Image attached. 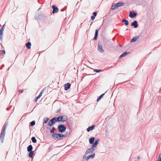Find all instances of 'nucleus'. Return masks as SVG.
Instances as JSON below:
<instances>
[{"instance_id": "f257e3e1", "label": "nucleus", "mask_w": 161, "mask_h": 161, "mask_svg": "<svg viewBox=\"0 0 161 161\" xmlns=\"http://www.w3.org/2000/svg\"><path fill=\"white\" fill-rule=\"evenodd\" d=\"M8 124V122L6 121L4 123L3 127L2 128V130L0 134V140L2 143H3V142L5 134V130Z\"/></svg>"}, {"instance_id": "f03ea898", "label": "nucleus", "mask_w": 161, "mask_h": 161, "mask_svg": "<svg viewBox=\"0 0 161 161\" xmlns=\"http://www.w3.org/2000/svg\"><path fill=\"white\" fill-rule=\"evenodd\" d=\"M52 137L54 139H56L57 138L66 137L67 136L66 135H64L63 134L55 133L52 135Z\"/></svg>"}, {"instance_id": "7ed1b4c3", "label": "nucleus", "mask_w": 161, "mask_h": 161, "mask_svg": "<svg viewBox=\"0 0 161 161\" xmlns=\"http://www.w3.org/2000/svg\"><path fill=\"white\" fill-rule=\"evenodd\" d=\"M58 129L60 132L63 133L65 131L66 127L64 125H60L58 126Z\"/></svg>"}, {"instance_id": "20e7f679", "label": "nucleus", "mask_w": 161, "mask_h": 161, "mask_svg": "<svg viewBox=\"0 0 161 161\" xmlns=\"http://www.w3.org/2000/svg\"><path fill=\"white\" fill-rule=\"evenodd\" d=\"M59 117L60 121L64 122L66 121L68 119L67 116L65 115L59 116Z\"/></svg>"}, {"instance_id": "39448f33", "label": "nucleus", "mask_w": 161, "mask_h": 161, "mask_svg": "<svg viewBox=\"0 0 161 161\" xmlns=\"http://www.w3.org/2000/svg\"><path fill=\"white\" fill-rule=\"evenodd\" d=\"M94 151V149L92 147L91 148L88 149L86 150V152H85L86 154H88L92 153Z\"/></svg>"}, {"instance_id": "423d86ee", "label": "nucleus", "mask_w": 161, "mask_h": 161, "mask_svg": "<svg viewBox=\"0 0 161 161\" xmlns=\"http://www.w3.org/2000/svg\"><path fill=\"white\" fill-rule=\"evenodd\" d=\"M137 15V13L135 11H131L130 12L129 16L131 18L135 17Z\"/></svg>"}, {"instance_id": "0eeeda50", "label": "nucleus", "mask_w": 161, "mask_h": 161, "mask_svg": "<svg viewBox=\"0 0 161 161\" xmlns=\"http://www.w3.org/2000/svg\"><path fill=\"white\" fill-rule=\"evenodd\" d=\"M52 8L53 9V10L52 11V13L53 14H54L55 13H57L58 11V8L53 5L52 7Z\"/></svg>"}, {"instance_id": "6e6552de", "label": "nucleus", "mask_w": 161, "mask_h": 161, "mask_svg": "<svg viewBox=\"0 0 161 161\" xmlns=\"http://www.w3.org/2000/svg\"><path fill=\"white\" fill-rule=\"evenodd\" d=\"M98 51L101 53H103L104 52V50L102 46L101 45L99 44L98 43Z\"/></svg>"}, {"instance_id": "1a4fd4ad", "label": "nucleus", "mask_w": 161, "mask_h": 161, "mask_svg": "<svg viewBox=\"0 0 161 161\" xmlns=\"http://www.w3.org/2000/svg\"><path fill=\"white\" fill-rule=\"evenodd\" d=\"M55 122V121L54 118H53L48 122V124L49 125L51 126Z\"/></svg>"}, {"instance_id": "9d476101", "label": "nucleus", "mask_w": 161, "mask_h": 161, "mask_svg": "<svg viewBox=\"0 0 161 161\" xmlns=\"http://www.w3.org/2000/svg\"><path fill=\"white\" fill-rule=\"evenodd\" d=\"M70 86L71 85L69 83L65 84L64 85V90L65 91H67L70 88Z\"/></svg>"}, {"instance_id": "9b49d317", "label": "nucleus", "mask_w": 161, "mask_h": 161, "mask_svg": "<svg viewBox=\"0 0 161 161\" xmlns=\"http://www.w3.org/2000/svg\"><path fill=\"white\" fill-rule=\"evenodd\" d=\"M99 142V139H97V140H96L95 142L93 143V145L92 146V147L95 148L98 143Z\"/></svg>"}, {"instance_id": "f8f14e48", "label": "nucleus", "mask_w": 161, "mask_h": 161, "mask_svg": "<svg viewBox=\"0 0 161 161\" xmlns=\"http://www.w3.org/2000/svg\"><path fill=\"white\" fill-rule=\"evenodd\" d=\"M131 25L132 26H133L135 28H136L138 26L137 22L136 21H134L131 23Z\"/></svg>"}, {"instance_id": "ddd939ff", "label": "nucleus", "mask_w": 161, "mask_h": 161, "mask_svg": "<svg viewBox=\"0 0 161 161\" xmlns=\"http://www.w3.org/2000/svg\"><path fill=\"white\" fill-rule=\"evenodd\" d=\"M95 156V153H94L91 155H88L86 158V161H88L90 158H93Z\"/></svg>"}, {"instance_id": "4468645a", "label": "nucleus", "mask_w": 161, "mask_h": 161, "mask_svg": "<svg viewBox=\"0 0 161 161\" xmlns=\"http://www.w3.org/2000/svg\"><path fill=\"white\" fill-rule=\"evenodd\" d=\"M95 127V125H92L91 126L89 127L87 129V132H89L90 131L93 130Z\"/></svg>"}, {"instance_id": "2eb2a0df", "label": "nucleus", "mask_w": 161, "mask_h": 161, "mask_svg": "<svg viewBox=\"0 0 161 161\" xmlns=\"http://www.w3.org/2000/svg\"><path fill=\"white\" fill-rule=\"evenodd\" d=\"M139 36H134L130 41V42H135L139 38Z\"/></svg>"}, {"instance_id": "dca6fc26", "label": "nucleus", "mask_w": 161, "mask_h": 161, "mask_svg": "<svg viewBox=\"0 0 161 161\" xmlns=\"http://www.w3.org/2000/svg\"><path fill=\"white\" fill-rule=\"evenodd\" d=\"M98 31L97 30H96L95 32V36L94 39L95 40H96L97 39V37L98 35Z\"/></svg>"}, {"instance_id": "f3484780", "label": "nucleus", "mask_w": 161, "mask_h": 161, "mask_svg": "<svg viewBox=\"0 0 161 161\" xmlns=\"http://www.w3.org/2000/svg\"><path fill=\"white\" fill-rule=\"evenodd\" d=\"M95 140V138L94 137H91L89 138V143L91 144H92L93 143Z\"/></svg>"}, {"instance_id": "a211bd4d", "label": "nucleus", "mask_w": 161, "mask_h": 161, "mask_svg": "<svg viewBox=\"0 0 161 161\" xmlns=\"http://www.w3.org/2000/svg\"><path fill=\"white\" fill-rule=\"evenodd\" d=\"M129 53L127 52H125L124 53H123L121 55H120L119 57V58H121L123 57H124L125 56V55H126L127 54H128Z\"/></svg>"}, {"instance_id": "6ab92c4d", "label": "nucleus", "mask_w": 161, "mask_h": 161, "mask_svg": "<svg viewBox=\"0 0 161 161\" xmlns=\"http://www.w3.org/2000/svg\"><path fill=\"white\" fill-rule=\"evenodd\" d=\"M124 3L123 2L118 3H115V4H116V5L117 6V8L122 6L124 5Z\"/></svg>"}, {"instance_id": "aec40b11", "label": "nucleus", "mask_w": 161, "mask_h": 161, "mask_svg": "<svg viewBox=\"0 0 161 161\" xmlns=\"http://www.w3.org/2000/svg\"><path fill=\"white\" fill-rule=\"evenodd\" d=\"M31 43L30 42H28L26 44V46L27 48L30 49L31 48Z\"/></svg>"}, {"instance_id": "412c9836", "label": "nucleus", "mask_w": 161, "mask_h": 161, "mask_svg": "<svg viewBox=\"0 0 161 161\" xmlns=\"http://www.w3.org/2000/svg\"><path fill=\"white\" fill-rule=\"evenodd\" d=\"M33 149V147L31 145H29L27 148V151L28 152H30L31 151H32V150Z\"/></svg>"}, {"instance_id": "4be33fe9", "label": "nucleus", "mask_w": 161, "mask_h": 161, "mask_svg": "<svg viewBox=\"0 0 161 161\" xmlns=\"http://www.w3.org/2000/svg\"><path fill=\"white\" fill-rule=\"evenodd\" d=\"M29 153L28 156L31 157L32 158L33 157V154H34V151H31L29 152Z\"/></svg>"}, {"instance_id": "5701e85b", "label": "nucleus", "mask_w": 161, "mask_h": 161, "mask_svg": "<svg viewBox=\"0 0 161 161\" xmlns=\"http://www.w3.org/2000/svg\"><path fill=\"white\" fill-rule=\"evenodd\" d=\"M122 22L124 23L125 25H128L129 24V22L127 20H126L125 19H124L122 20Z\"/></svg>"}, {"instance_id": "b1692460", "label": "nucleus", "mask_w": 161, "mask_h": 161, "mask_svg": "<svg viewBox=\"0 0 161 161\" xmlns=\"http://www.w3.org/2000/svg\"><path fill=\"white\" fill-rule=\"evenodd\" d=\"M49 120V119L48 118H44L43 119V123H46L47 121Z\"/></svg>"}, {"instance_id": "393cba45", "label": "nucleus", "mask_w": 161, "mask_h": 161, "mask_svg": "<svg viewBox=\"0 0 161 161\" xmlns=\"http://www.w3.org/2000/svg\"><path fill=\"white\" fill-rule=\"evenodd\" d=\"M31 140L33 143H35L36 142V140L35 137H32L31 138Z\"/></svg>"}, {"instance_id": "a878e982", "label": "nucleus", "mask_w": 161, "mask_h": 161, "mask_svg": "<svg viewBox=\"0 0 161 161\" xmlns=\"http://www.w3.org/2000/svg\"><path fill=\"white\" fill-rule=\"evenodd\" d=\"M53 118H54V119L55 122H56V121L60 122V117L59 116L57 118V117H54Z\"/></svg>"}, {"instance_id": "bb28decb", "label": "nucleus", "mask_w": 161, "mask_h": 161, "mask_svg": "<svg viewBox=\"0 0 161 161\" xmlns=\"http://www.w3.org/2000/svg\"><path fill=\"white\" fill-rule=\"evenodd\" d=\"M105 93H103L99 97H98L97 99V101L98 102L99 101L101 98L103 97V96L104 95Z\"/></svg>"}, {"instance_id": "cd10ccee", "label": "nucleus", "mask_w": 161, "mask_h": 161, "mask_svg": "<svg viewBox=\"0 0 161 161\" xmlns=\"http://www.w3.org/2000/svg\"><path fill=\"white\" fill-rule=\"evenodd\" d=\"M30 126H34L35 124V121H33L31 122L30 123Z\"/></svg>"}, {"instance_id": "c85d7f7f", "label": "nucleus", "mask_w": 161, "mask_h": 161, "mask_svg": "<svg viewBox=\"0 0 161 161\" xmlns=\"http://www.w3.org/2000/svg\"><path fill=\"white\" fill-rule=\"evenodd\" d=\"M117 6L115 4L112 6L111 8L112 10H115L117 8Z\"/></svg>"}, {"instance_id": "c756f323", "label": "nucleus", "mask_w": 161, "mask_h": 161, "mask_svg": "<svg viewBox=\"0 0 161 161\" xmlns=\"http://www.w3.org/2000/svg\"><path fill=\"white\" fill-rule=\"evenodd\" d=\"M5 24H4L2 26V28L0 29V33L1 34V33L3 34V31L4 29V27Z\"/></svg>"}, {"instance_id": "7c9ffc66", "label": "nucleus", "mask_w": 161, "mask_h": 161, "mask_svg": "<svg viewBox=\"0 0 161 161\" xmlns=\"http://www.w3.org/2000/svg\"><path fill=\"white\" fill-rule=\"evenodd\" d=\"M55 128L54 127H53L52 128V129L50 130V132L52 133H54V131L55 130Z\"/></svg>"}, {"instance_id": "2f4dec72", "label": "nucleus", "mask_w": 161, "mask_h": 161, "mask_svg": "<svg viewBox=\"0 0 161 161\" xmlns=\"http://www.w3.org/2000/svg\"><path fill=\"white\" fill-rule=\"evenodd\" d=\"M157 161H161V153L158 155V157Z\"/></svg>"}, {"instance_id": "473e14b6", "label": "nucleus", "mask_w": 161, "mask_h": 161, "mask_svg": "<svg viewBox=\"0 0 161 161\" xmlns=\"http://www.w3.org/2000/svg\"><path fill=\"white\" fill-rule=\"evenodd\" d=\"M94 71L97 72H100L102 71L103 70L101 69H94Z\"/></svg>"}, {"instance_id": "72a5a7b5", "label": "nucleus", "mask_w": 161, "mask_h": 161, "mask_svg": "<svg viewBox=\"0 0 161 161\" xmlns=\"http://www.w3.org/2000/svg\"><path fill=\"white\" fill-rule=\"evenodd\" d=\"M3 34L1 33H1H0V39L1 40H2L3 39Z\"/></svg>"}, {"instance_id": "f704fd0d", "label": "nucleus", "mask_w": 161, "mask_h": 161, "mask_svg": "<svg viewBox=\"0 0 161 161\" xmlns=\"http://www.w3.org/2000/svg\"><path fill=\"white\" fill-rule=\"evenodd\" d=\"M42 92L40 93L39 94V95L37 97V98L38 99L39 98L42 96Z\"/></svg>"}, {"instance_id": "c9c22d12", "label": "nucleus", "mask_w": 161, "mask_h": 161, "mask_svg": "<svg viewBox=\"0 0 161 161\" xmlns=\"http://www.w3.org/2000/svg\"><path fill=\"white\" fill-rule=\"evenodd\" d=\"M93 16L96 17L97 15V13L96 12H94L93 13Z\"/></svg>"}, {"instance_id": "e433bc0d", "label": "nucleus", "mask_w": 161, "mask_h": 161, "mask_svg": "<svg viewBox=\"0 0 161 161\" xmlns=\"http://www.w3.org/2000/svg\"><path fill=\"white\" fill-rule=\"evenodd\" d=\"M95 17L93 16H91V19L92 20H94L95 19Z\"/></svg>"}, {"instance_id": "4c0bfd02", "label": "nucleus", "mask_w": 161, "mask_h": 161, "mask_svg": "<svg viewBox=\"0 0 161 161\" xmlns=\"http://www.w3.org/2000/svg\"><path fill=\"white\" fill-rule=\"evenodd\" d=\"M1 52H2V54H4L5 53V50L1 51Z\"/></svg>"}, {"instance_id": "58836bf2", "label": "nucleus", "mask_w": 161, "mask_h": 161, "mask_svg": "<svg viewBox=\"0 0 161 161\" xmlns=\"http://www.w3.org/2000/svg\"><path fill=\"white\" fill-rule=\"evenodd\" d=\"M87 154H86V153H85V154L83 156V158L84 159L85 158H86V155Z\"/></svg>"}, {"instance_id": "ea45409f", "label": "nucleus", "mask_w": 161, "mask_h": 161, "mask_svg": "<svg viewBox=\"0 0 161 161\" xmlns=\"http://www.w3.org/2000/svg\"><path fill=\"white\" fill-rule=\"evenodd\" d=\"M38 99V98H37V97H36V98L34 99V102H37V99Z\"/></svg>"}, {"instance_id": "a19ab883", "label": "nucleus", "mask_w": 161, "mask_h": 161, "mask_svg": "<svg viewBox=\"0 0 161 161\" xmlns=\"http://www.w3.org/2000/svg\"><path fill=\"white\" fill-rule=\"evenodd\" d=\"M137 159H140V157L139 156H137Z\"/></svg>"}, {"instance_id": "79ce46f5", "label": "nucleus", "mask_w": 161, "mask_h": 161, "mask_svg": "<svg viewBox=\"0 0 161 161\" xmlns=\"http://www.w3.org/2000/svg\"><path fill=\"white\" fill-rule=\"evenodd\" d=\"M23 92V90H19V92H21V93Z\"/></svg>"}, {"instance_id": "37998d69", "label": "nucleus", "mask_w": 161, "mask_h": 161, "mask_svg": "<svg viewBox=\"0 0 161 161\" xmlns=\"http://www.w3.org/2000/svg\"><path fill=\"white\" fill-rule=\"evenodd\" d=\"M60 111V109H59L58 110H57V111L56 112V113H58Z\"/></svg>"}, {"instance_id": "c03bdc74", "label": "nucleus", "mask_w": 161, "mask_h": 161, "mask_svg": "<svg viewBox=\"0 0 161 161\" xmlns=\"http://www.w3.org/2000/svg\"><path fill=\"white\" fill-rule=\"evenodd\" d=\"M6 109H7V110H9V109L8 108H6Z\"/></svg>"}, {"instance_id": "a18cd8bd", "label": "nucleus", "mask_w": 161, "mask_h": 161, "mask_svg": "<svg viewBox=\"0 0 161 161\" xmlns=\"http://www.w3.org/2000/svg\"><path fill=\"white\" fill-rule=\"evenodd\" d=\"M50 147H50V146L49 147V149H48V150H49V149H50Z\"/></svg>"}, {"instance_id": "49530a36", "label": "nucleus", "mask_w": 161, "mask_h": 161, "mask_svg": "<svg viewBox=\"0 0 161 161\" xmlns=\"http://www.w3.org/2000/svg\"><path fill=\"white\" fill-rule=\"evenodd\" d=\"M61 11H64V10H63V9H61Z\"/></svg>"}, {"instance_id": "de8ad7c7", "label": "nucleus", "mask_w": 161, "mask_h": 161, "mask_svg": "<svg viewBox=\"0 0 161 161\" xmlns=\"http://www.w3.org/2000/svg\"><path fill=\"white\" fill-rule=\"evenodd\" d=\"M112 67V66L110 67H109V68H108V69H109V68H111V67Z\"/></svg>"}, {"instance_id": "09e8293b", "label": "nucleus", "mask_w": 161, "mask_h": 161, "mask_svg": "<svg viewBox=\"0 0 161 161\" xmlns=\"http://www.w3.org/2000/svg\"><path fill=\"white\" fill-rule=\"evenodd\" d=\"M92 24V22H91V25Z\"/></svg>"}, {"instance_id": "8fccbe9b", "label": "nucleus", "mask_w": 161, "mask_h": 161, "mask_svg": "<svg viewBox=\"0 0 161 161\" xmlns=\"http://www.w3.org/2000/svg\"><path fill=\"white\" fill-rule=\"evenodd\" d=\"M1 52V51L0 50V52Z\"/></svg>"}]
</instances>
